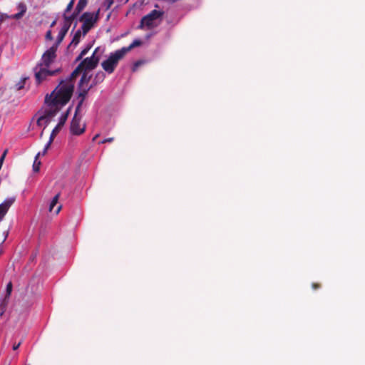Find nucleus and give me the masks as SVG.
<instances>
[{
  "instance_id": "obj_5",
  "label": "nucleus",
  "mask_w": 365,
  "mask_h": 365,
  "mask_svg": "<svg viewBox=\"0 0 365 365\" xmlns=\"http://www.w3.org/2000/svg\"><path fill=\"white\" fill-rule=\"evenodd\" d=\"M103 53V50L100 47H97L91 57L84 58L80 64L83 68L84 71H91L95 69L101 59V56Z\"/></svg>"
},
{
  "instance_id": "obj_10",
  "label": "nucleus",
  "mask_w": 365,
  "mask_h": 365,
  "mask_svg": "<svg viewBox=\"0 0 365 365\" xmlns=\"http://www.w3.org/2000/svg\"><path fill=\"white\" fill-rule=\"evenodd\" d=\"M15 200L16 198L14 197H9L6 198L1 204H0V220L4 217Z\"/></svg>"
},
{
  "instance_id": "obj_41",
  "label": "nucleus",
  "mask_w": 365,
  "mask_h": 365,
  "mask_svg": "<svg viewBox=\"0 0 365 365\" xmlns=\"http://www.w3.org/2000/svg\"><path fill=\"white\" fill-rule=\"evenodd\" d=\"M6 308V307H0V309H2V312H1V315L3 314V313H4V312L5 311Z\"/></svg>"
},
{
  "instance_id": "obj_28",
  "label": "nucleus",
  "mask_w": 365,
  "mask_h": 365,
  "mask_svg": "<svg viewBox=\"0 0 365 365\" xmlns=\"http://www.w3.org/2000/svg\"><path fill=\"white\" fill-rule=\"evenodd\" d=\"M47 118L43 115H41L38 119L37 120V125L39 126H44L46 128L48 124H46Z\"/></svg>"
},
{
  "instance_id": "obj_36",
  "label": "nucleus",
  "mask_w": 365,
  "mask_h": 365,
  "mask_svg": "<svg viewBox=\"0 0 365 365\" xmlns=\"http://www.w3.org/2000/svg\"><path fill=\"white\" fill-rule=\"evenodd\" d=\"M312 287L313 289H319L321 287V284L319 283H312Z\"/></svg>"
},
{
  "instance_id": "obj_44",
  "label": "nucleus",
  "mask_w": 365,
  "mask_h": 365,
  "mask_svg": "<svg viewBox=\"0 0 365 365\" xmlns=\"http://www.w3.org/2000/svg\"><path fill=\"white\" fill-rule=\"evenodd\" d=\"M139 64H140V63H139V62H136V63H135V67H137Z\"/></svg>"
},
{
  "instance_id": "obj_22",
  "label": "nucleus",
  "mask_w": 365,
  "mask_h": 365,
  "mask_svg": "<svg viewBox=\"0 0 365 365\" xmlns=\"http://www.w3.org/2000/svg\"><path fill=\"white\" fill-rule=\"evenodd\" d=\"M40 155H41L40 152L36 154L34 164H33V170L36 173L39 171L40 165L41 164V161L38 160V158L40 157Z\"/></svg>"
},
{
  "instance_id": "obj_37",
  "label": "nucleus",
  "mask_w": 365,
  "mask_h": 365,
  "mask_svg": "<svg viewBox=\"0 0 365 365\" xmlns=\"http://www.w3.org/2000/svg\"><path fill=\"white\" fill-rule=\"evenodd\" d=\"M54 138H49V140L48 142L47 143V144L45 145V148L44 149L48 150V148L50 147L51 144L52 143L53 140Z\"/></svg>"
},
{
  "instance_id": "obj_7",
  "label": "nucleus",
  "mask_w": 365,
  "mask_h": 365,
  "mask_svg": "<svg viewBox=\"0 0 365 365\" xmlns=\"http://www.w3.org/2000/svg\"><path fill=\"white\" fill-rule=\"evenodd\" d=\"M34 76L36 82L37 84L41 83L43 81H46L48 77L53 76L60 73L61 69L58 68L56 70H49L48 68L39 66L38 65L34 68Z\"/></svg>"
},
{
  "instance_id": "obj_42",
  "label": "nucleus",
  "mask_w": 365,
  "mask_h": 365,
  "mask_svg": "<svg viewBox=\"0 0 365 365\" xmlns=\"http://www.w3.org/2000/svg\"><path fill=\"white\" fill-rule=\"evenodd\" d=\"M47 150L43 149V150L42 151V153H41V155H44L46 153Z\"/></svg>"
},
{
  "instance_id": "obj_16",
  "label": "nucleus",
  "mask_w": 365,
  "mask_h": 365,
  "mask_svg": "<svg viewBox=\"0 0 365 365\" xmlns=\"http://www.w3.org/2000/svg\"><path fill=\"white\" fill-rule=\"evenodd\" d=\"M83 71H84V69L79 63V65L71 73L69 78L66 79V81H71V83H73V80L75 79Z\"/></svg>"
},
{
  "instance_id": "obj_25",
  "label": "nucleus",
  "mask_w": 365,
  "mask_h": 365,
  "mask_svg": "<svg viewBox=\"0 0 365 365\" xmlns=\"http://www.w3.org/2000/svg\"><path fill=\"white\" fill-rule=\"evenodd\" d=\"M91 47H92L91 44L87 45L86 47L81 51V52L80 53L78 56L76 58V61H78L81 60L83 58V57L87 54V53L89 51V50L91 48Z\"/></svg>"
},
{
  "instance_id": "obj_6",
  "label": "nucleus",
  "mask_w": 365,
  "mask_h": 365,
  "mask_svg": "<svg viewBox=\"0 0 365 365\" xmlns=\"http://www.w3.org/2000/svg\"><path fill=\"white\" fill-rule=\"evenodd\" d=\"M58 45L55 43L50 48L46 50L42 55L41 60L37 63L38 68L43 66L49 68L56 58V51Z\"/></svg>"
},
{
  "instance_id": "obj_3",
  "label": "nucleus",
  "mask_w": 365,
  "mask_h": 365,
  "mask_svg": "<svg viewBox=\"0 0 365 365\" xmlns=\"http://www.w3.org/2000/svg\"><path fill=\"white\" fill-rule=\"evenodd\" d=\"M124 56V51H120V49L115 51L114 53H111L109 57L101 63L103 69L108 74L113 73L119 61L123 58Z\"/></svg>"
},
{
  "instance_id": "obj_38",
  "label": "nucleus",
  "mask_w": 365,
  "mask_h": 365,
  "mask_svg": "<svg viewBox=\"0 0 365 365\" xmlns=\"http://www.w3.org/2000/svg\"><path fill=\"white\" fill-rule=\"evenodd\" d=\"M20 345H21V342L18 343L17 344H14V345L13 346V349H14V351H15V350H16V349H19V347L20 346Z\"/></svg>"
},
{
  "instance_id": "obj_8",
  "label": "nucleus",
  "mask_w": 365,
  "mask_h": 365,
  "mask_svg": "<svg viewBox=\"0 0 365 365\" xmlns=\"http://www.w3.org/2000/svg\"><path fill=\"white\" fill-rule=\"evenodd\" d=\"M50 98L51 96L45 97L46 108L44 110L43 115L47 118L46 124L51 122V118L55 116L63 107Z\"/></svg>"
},
{
  "instance_id": "obj_9",
  "label": "nucleus",
  "mask_w": 365,
  "mask_h": 365,
  "mask_svg": "<svg viewBox=\"0 0 365 365\" xmlns=\"http://www.w3.org/2000/svg\"><path fill=\"white\" fill-rule=\"evenodd\" d=\"M81 118L78 115V113L76 110L75 111V115L71 123V132L73 135H79L84 133L86 126L85 125H81Z\"/></svg>"
},
{
  "instance_id": "obj_2",
  "label": "nucleus",
  "mask_w": 365,
  "mask_h": 365,
  "mask_svg": "<svg viewBox=\"0 0 365 365\" xmlns=\"http://www.w3.org/2000/svg\"><path fill=\"white\" fill-rule=\"evenodd\" d=\"M163 14V11L160 10L151 11L142 18L139 28L143 29L145 26L147 29H151L157 26L160 23Z\"/></svg>"
},
{
  "instance_id": "obj_13",
  "label": "nucleus",
  "mask_w": 365,
  "mask_h": 365,
  "mask_svg": "<svg viewBox=\"0 0 365 365\" xmlns=\"http://www.w3.org/2000/svg\"><path fill=\"white\" fill-rule=\"evenodd\" d=\"M71 23L64 20L63 21V25L61 29V31L58 33L56 42L55 43L59 45L61 41L63 40L65 36L66 35L68 31L69 30V28L71 27Z\"/></svg>"
},
{
  "instance_id": "obj_12",
  "label": "nucleus",
  "mask_w": 365,
  "mask_h": 365,
  "mask_svg": "<svg viewBox=\"0 0 365 365\" xmlns=\"http://www.w3.org/2000/svg\"><path fill=\"white\" fill-rule=\"evenodd\" d=\"M13 284L9 282L6 285V293L4 297L0 299V307H7L9 298L12 292Z\"/></svg>"
},
{
  "instance_id": "obj_1",
  "label": "nucleus",
  "mask_w": 365,
  "mask_h": 365,
  "mask_svg": "<svg viewBox=\"0 0 365 365\" xmlns=\"http://www.w3.org/2000/svg\"><path fill=\"white\" fill-rule=\"evenodd\" d=\"M74 90V84L71 81L62 80L51 94L46 96H51L52 101L60 106H65L71 99Z\"/></svg>"
},
{
  "instance_id": "obj_32",
  "label": "nucleus",
  "mask_w": 365,
  "mask_h": 365,
  "mask_svg": "<svg viewBox=\"0 0 365 365\" xmlns=\"http://www.w3.org/2000/svg\"><path fill=\"white\" fill-rule=\"evenodd\" d=\"M11 19V16L6 14H0V23H2L4 20Z\"/></svg>"
},
{
  "instance_id": "obj_11",
  "label": "nucleus",
  "mask_w": 365,
  "mask_h": 365,
  "mask_svg": "<svg viewBox=\"0 0 365 365\" xmlns=\"http://www.w3.org/2000/svg\"><path fill=\"white\" fill-rule=\"evenodd\" d=\"M68 113H69V109L64 114H63L61 116L58 123L53 129V130H52V132L51 133V135H50L51 138H54L56 137V135L58 133V132L60 131L61 128L64 125V124H65V123H66V121L67 120V118H68Z\"/></svg>"
},
{
  "instance_id": "obj_33",
  "label": "nucleus",
  "mask_w": 365,
  "mask_h": 365,
  "mask_svg": "<svg viewBox=\"0 0 365 365\" xmlns=\"http://www.w3.org/2000/svg\"><path fill=\"white\" fill-rule=\"evenodd\" d=\"M113 4V0H105V2H104L106 9H109Z\"/></svg>"
},
{
  "instance_id": "obj_20",
  "label": "nucleus",
  "mask_w": 365,
  "mask_h": 365,
  "mask_svg": "<svg viewBox=\"0 0 365 365\" xmlns=\"http://www.w3.org/2000/svg\"><path fill=\"white\" fill-rule=\"evenodd\" d=\"M79 14L80 13H77L76 8H75V10L72 14L70 16H68L67 14H63V20H66L72 24V22L77 18Z\"/></svg>"
},
{
  "instance_id": "obj_30",
  "label": "nucleus",
  "mask_w": 365,
  "mask_h": 365,
  "mask_svg": "<svg viewBox=\"0 0 365 365\" xmlns=\"http://www.w3.org/2000/svg\"><path fill=\"white\" fill-rule=\"evenodd\" d=\"M90 76H88L86 73H83L80 80V86H82L84 83H88L90 80Z\"/></svg>"
},
{
  "instance_id": "obj_18",
  "label": "nucleus",
  "mask_w": 365,
  "mask_h": 365,
  "mask_svg": "<svg viewBox=\"0 0 365 365\" xmlns=\"http://www.w3.org/2000/svg\"><path fill=\"white\" fill-rule=\"evenodd\" d=\"M105 78H106V74L104 72L101 71L97 72L96 74L95 75L93 81V84L97 85L98 83H101V82L103 81Z\"/></svg>"
},
{
  "instance_id": "obj_34",
  "label": "nucleus",
  "mask_w": 365,
  "mask_h": 365,
  "mask_svg": "<svg viewBox=\"0 0 365 365\" xmlns=\"http://www.w3.org/2000/svg\"><path fill=\"white\" fill-rule=\"evenodd\" d=\"M46 38L47 40H52L53 39V36H52V34H51V31H48L46 34Z\"/></svg>"
},
{
  "instance_id": "obj_31",
  "label": "nucleus",
  "mask_w": 365,
  "mask_h": 365,
  "mask_svg": "<svg viewBox=\"0 0 365 365\" xmlns=\"http://www.w3.org/2000/svg\"><path fill=\"white\" fill-rule=\"evenodd\" d=\"M75 0H71L70 2L66 6V9L64 10L63 14H67L69 11H71L74 4Z\"/></svg>"
},
{
  "instance_id": "obj_19",
  "label": "nucleus",
  "mask_w": 365,
  "mask_h": 365,
  "mask_svg": "<svg viewBox=\"0 0 365 365\" xmlns=\"http://www.w3.org/2000/svg\"><path fill=\"white\" fill-rule=\"evenodd\" d=\"M79 14L80 13H77L76 8H75V10L72 14L70 16H68L67 14H63V20H66L72 24V22L77 18Z\"/></svg>"
},
{
  "instance_id": "obj_17",
  "label": "nucleus",
  "mask_w": 365,
  "mask_h": 365,
  "mask_svg": "<svg viewBox=\"0 0 365 365\" xmlns=\"http://www.w3.org/2000/svg\"><path fill=\"white\" fill-rule=\"evenodd\" d=\"M83 71H84V69L79 63V65L71 73L69 78L66 79V81H71V83H73V80L75 79Z\"/></svg>"
},
{
  "instance_id": "obj_14",
  "label": "nucleus",
  "mask_w": 365,
  "mask_h": 365,
  "mask_svg": "<svg viewBox=\"0 0 365 365\" xmlns=\"http://www.w3.org/2000/svg\"><path fill=\"white\" fill-rule=\"evenodd\" d=\"M17 9L19 10V12L11 15V19L16 20L21 19L26 14L27 11V6L24 3L20 2L17 4Z\"/></svg>"
},
{
  "instance_id": "obj_26",
  "label": "nucleus",
  "mask_w": 365,
  "mask_h": 365,
  "mask_svg": "<svg viewBox=\"0 0 365 365\" xmlns=\"http://www.w3.org/2000/svg\"><path fill=\"white\" fill-rule=\"evenodd\" d=\"M60 197V193H57L53 198L52 199L50 205H49V211L52 212L53 210L54 207L58 203V199Z\"/></svg>"
},
{
  "instance_id": "obj_15",
  "label": "nucleus",
  "mask_w": 365,
  "mask_h": 365,
  "mask_svg": "<svg viewBox=\"0 0 365 365\" xmlns=\"http://www.w3.org/2000/svg\"><path fill=\"white\" fill-rule=\"evenodd\" d=\"M92 86H91L90 87H88V88H86V89H83L82 90L80 93H79V95H78V97L81 98V100L80 101L78 102L76 108V113H78L79 110H80V108L83 103V101H84V98L86 97V96L87 95L89 89L91 88Z\"/></svg>"
},
{
  "instance_id": "obj_29",
  "label": "nucleus",
  "mask_w": 365,
  "mask_h": 365,
  "mask_svg": "<svg viewBox=\"0 0 365 365\" xmlns=\"http://www.w3.org/2000/svg\"><path fill=\"white\" fill-rule=\"evenodd\" d=\"M26 81V78L21 79L16 84V89L17 91H20L24 88V85Z\"/></svg>"
},
{
  "instance_id": "obj_23",
  "label": "nucleus",
  "mask_w": 365,
  "mask_h": 365,
  "mask_svg": "<svg viewBox=\"0 0 365 365\" xmlns=\"http://www.w3.org/2000/svg\"><path fill=\"white\" fill-rule=\"evenodd\" d=\"M88 0H79L76 8L77 13H81L86 6Z\"/></svg>"
},
{
  "instance_id": "obj_43",
  "label": "nucleus",
  "mask_w": 365,
  "mask_h": 365,
  "mask_svg": "<svg viewBox=\"0 0 365 365\" xmlns=\"http://www.w3.org/2000/svg\"><path fill=\"white\" fill-rule=\"evenodd\" d=\"M98 136H99V134L96 135L93 137V140H95L96 138H98Z\"/></svg>"
},
{
  "instance_id": "obj_40",
  "label": "nucleus",
  "mask_w": 365,
  "mask_h": 365,
  "mask_svg": "<svg viewBox=\"0 0 365 365\" xmlns=\"http://www.w3.org/2000/svg\"><path fill=\"white\" fill-rule=\"evenodd\" d=\"M56 22H57V19L53 20V21L51 22V24L50 26H51V27H53V26L56 24Z\"/></svg>"
},
{
  "instance_id": "obj_27",
  "label": "nucleus",
  "mask_w": 365,
  "mask_h": 365,
  "mask_svg": "<svg viewBox=\"0 0 365 365\" xmlns=\"http://www.w3.org/2000/svg\"><path fill=\"white\" fill-rule=\"evenodd\" d=\"M60 197V193H57L53 198L52 199L50 205H49V211L52 212L53 210L54 207L58 203V199Z\"/></svg>"
},
{
  "instance_id": "obj_4",
  "label": "nucleus",
  "mask_w": 365,
  "mask_h": 365,
  "mask_svg": "<svg viewBox=\"0 0 365 365\" xmlns=\"http://www.w3.org/2000/svg\"><path fill=\"white\" fill-rule=\"evenodd\" d=\"M98 11L96 14L91 12L83 13L79 19L82 22L81 30L84 35H86L95 25L98 19Z\"/></svg>"
},
{
  "instance_id": "obj_39",
  "label": "nucleus",
  "mask_w": 365,
  "mask_h": 365,
  "mask_svg": "<svg viewBox=\"0 0 365 365\" xmlns=\"http://www.w3.org/2000/svg\"><path fill=\"white\" fill-rule=\"evenodd\" d=\"M61 209V205H59V206L57 207V209L54 211V212H55V213H56V215H57V214H58V213H59V212H60Z\"/></svg>"
},
{
  "instance_id": "obj_45",
  "label": "nucleus",
  "mask_w": 365,
  "mask_h": 365,
  "mask_svg": "<svg viewBox=\"0 0 365 365\" xmlns=\"http://www.w3.org/2000/svg\"><path fill=\"white\" fill-rule=\"evenodd\" d=\"M128 0H125V2H127Z\"/></svg>"
},
{
  "instance_id": "obj_24",
  "label": "nucleus",
  "mask_w": 365,
  "mask_h": 365,
  "mask_svg": "<svg viewBox=\"0 0 365 365\" xmlns=\"http://www.w3.org/2000/svg\"><path fill=\"white\" fill-rule=\"evenodd\" d=\"M81 36V30H78L75 33V34H74V36L73 37V39H72V41H71V42L70 43V46H71L73 44L74 46H76L79 43V41H80Z\"/></svg>"
},
{
  "instance_id": "obj_35",
  "label": "nucleus",
  "mask_w": 365,
  "mask_h": 365,
  "mask_svg": "<svg viewBox=\"0 0 365 365\" xmlns=\"http://www.w3.org/2000/svg\"><path fill=\"white\" fill-rule=\"evenodd\" d=\"M114 140V138L112 137V138H106L104 139L103 140H102L100 143H110V142H113Z\"/></svg>"
},
{
  "instance_id": "obj_21",
  "label": "nucleus",
  "mask_w": 365,
  "mask_h": 365,
  "mask_svg": "<svg viewBox=\"0 0 365 365\" xmlns=\"http://www.w3.org/2000/svg\"><path fill=\"white\" fill-rule=\"evenodd\" d=\"M141 44V41L140 40H135L128 47H123L120 48V51H124L125 54L130 51L132 48H133L135 46H138Z\"/></svg>"
}]
</instances>
